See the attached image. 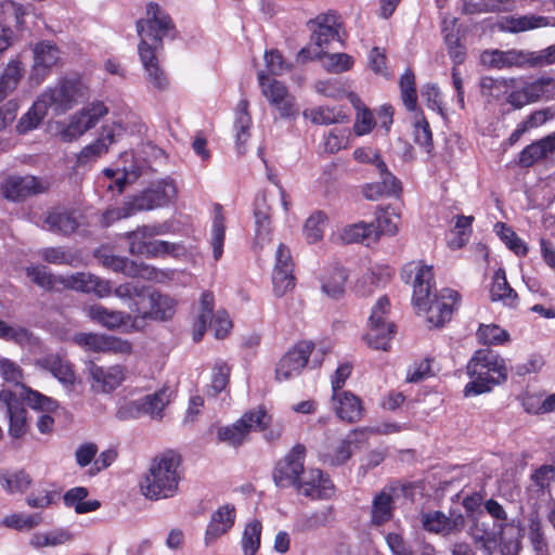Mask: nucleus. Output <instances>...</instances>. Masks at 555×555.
<instances>
[{"label":"nucleus","mask_w":555,"mask_h":555,"mask_svg":"<svg viewBox=\"0 0 555 555\" xmlns=\"http://www.w3.org/2000/svg\"><path fill=\"white\" fill-rule=\"evenodd\" d=\"M464 517L456 515L452 518L447 517L441 512H431L423 517V527L429 532L449 534L460 531L464 527Z\"/></svg>","instance_id":"obj_31"},{"label":"nucleus","mask_w":555,"mask_h":555,"mask_svg":"<svg viewBox=\"0 0 555 555\" xmlns=\"http://www.w3.org/2000/svg\"><path fill=\"white\" fill-rule=\"evenodd\" d=\"M460 300L461 296L454 289L437 292L431 266L418 267V314L424 317L427 328H440L450 322Z\"/></svg>","instance_id":"obj_1"},{"label":"nucleus","mask_w":555,"mask_h":555,"mask_svg":"<svg viewBox=\"0 0 555 555\" xmlns=\"http://www.w3.org/2000/svg\"><path fill=\"white\" fill-rule=\"evenodd\" d=\"M390 312V301L382 296L372 308L369 319L370 327L364 336L367 345L376 350L387 351L395 335V324L387 321Z\"/></svg>","instance_id":"obj_8"},{"label":"nucleus","mask_w":555,"mask_h":555,"mask_svg":"<svg viewBox=\"0 0 555 555\" xmlns=\"http://www.w3.org/2000/svg\"><path fill=\"white\" fill-rule=\"evenodd\" d=\"M553 153V150L547 141V138H543L539 141L527 145L519 154V165L522 167H530L540 159H543L548 154Z\"/></svg>","instance_id":"obj_39"},{"label":"nucleus","mask_w":555,"mask_h":555,"mask_svg":"<svg viewBox=\"0 0 555 555\" xmlns=\"http://www.w3.org/2000/svg\"><path fill=\"white\" fill-rule=\"evenodd\" d=\"M353 65V57L347 53H325L323 56V66L332 73H343L350 69Z\"/></svg>","instance_id":"obj_60"},{"label":"nucleus","mask_w":555,"mask_h":555,"mask_svg":"<svg viewBox=\"0 0 555 555\" xmlns=\"http://www.w3.org/2000/svg\"><path fill=\"white\" fill-rule=\"evenodd\" d=\"M350 130L348 128H334L324 137V151L335 154L349 146Z\"/></svg>","instance_id":"obj_50"},{"label":"nucleus","mask_w":555,"mask_h":555,"mask_svg":"<svg viewBox=\"0 0 555 555\" xmlns=\"http://www.w3.org/2000/svg\"><path fill=\"white\" fill-rule=\"evenodd\" d=\"M27 278L38 287L46 292L57 289L59 285L63 286L64 276L54 275L47 267L39 264H30L25 268Z\"/></svg>","instance_id":"obj_35"},{"label":"nucleus","mask_w":555,"mask_h":555,"mask_svg":"<svg viewBox=\"0 0 555 555\" xmlns=\"http://www.w3.org/2000/svg\"><path fill=\"white\" fill-rule=\"evenodd\" d=\"M215 297L210 292H204L201 296L197 315L193 322L192 337L195 343L199 341L208 325H212L216 338H224L232 328V321L229 314L223 311H217L214 314Z\"/></svg>","instance_id":"obj_7"},{"label":"nucleus","mask_w":555,"mask_h":555,"mask_svg":"<svg viewBox=\"0 0 555 555\" xmlns=\"http://www.w3.org/2000/svg\"><path fill=\"white\" fill-rule=\"evenodd\" d=\"M307 27L311 31V40L321 49L333 41H343V21L335 11L318 14L307 22Z\"/></svg>","instance_id":"obj_14"},{"label":"nucleus","mask_w":555,"mask_h":555,"mask_svg":"<svg viewBox=\"0 0 555 555\" xmlns=\"http://www.w3.org/2000/svg\"><path fill=\"white\" fill-rule=\"evenodd\" d=\"M480 89L482 95L489 100H500L508 93L511 86L509 81L504 78L483 77Z\"/></svg>","instance_id":"obj_49"},{"label":"nucleus","mask_w":555,"mask_h":555,"mask_svg":"<svg viewBox=\"0 0 555 555\" xmlns=\"http://www.w3.org/2000/svg\"><path fill=\"white\" fill-rule=\"evenodd\" d=\"M347 273L343 268H334L322 279V291L331 298H338L344 294Z\"/></svg>","instance_id":"obj_42"},{"label":"nucleus","mask_w":555,"mask_h":555,"mask_svg":"<svg viewBox=\"0 0 555 555\" xmlns=\"http://www.w3.org/2000/svg\"><path fill=\"white\" fill-rule=\"evenodd\" d=\"M261 522L253 520L246 525L242 537V550L244 555H256L260 547Z\"/></svg>","instance_id":"obj_48"},{"label":"nucleus","mask_w":555,"mask_h":555,"mask_svg":"<svg viewBox=\"0 0 555 555\" xmlns=\"http://www.w3.org/2000/svg\"><path fill=\"white\" fill-rule=\"evenodd\" d=\"M326 216L322 211L311 215L304 227L306 238L309 243H315L323 237Z\"/></svg>","instance_id":"obj_54"},{"label":"nucleus","mask_w":555,"mask_h":555,"mask_svg":"<svg viewBox=\"0 0 555 555\" xmlns=\"http://www.w3.org/2000/svg\"><path fill=\"white\" fill-rule=\"evenodd\" d=\"M235 508L231 504L220 506L212 513L210 521L205 532L206 543L217 540L222 534L227 533L234 525Z\"/></svg>","instance_id":"obj_29"},{"label":"nucleus","mask_w":555,"mask_h":555,"mask_svg":"<svg viewBox=\"0 0 555 555\" xmlns=\"http://www.w3.org/2000/svg\"><path fill=\"white\" fill-rule=\"evenodd\" d=\"M447 24V20L442 21V33L449 50V54L453 60L454 66L456 67L464 62L466 53L464 47L460 42V36H457V33H454L453 30L448 33Z\"/></svg>","instance_id":"obj_53"},{"label":"nucleus","mask_w":555,"mask_h":555,"mask_svg":"<svg viewBox=\"0 0 555 555\" xmlns=\"http://www.w3.org/2000/svg\"><path fill=\"white\" fill-rule=\"evenodd\" d=\"M476 336L478 341L486 346L503 345L509 339V334L495 324H481Z\"/></svg>","instance_id":"obj_46"},{"label":"nucleus","mask_w":555,"mask_h":555,"mask_svg":"<svg viewBox=\"0 0 555 555\" xmlns=\"http://www.w3.org/2000/svg\"><path fill=\"white\" fill-rule=\"evenodd\" d=\"M31 480L28 474L18 472L13 475L0 477L1 486L9 492H24L28 489Z\"/></svg>","instance_id":"obj_64"},{"label":"nucleus","mask_w":555,"mask_h":555,"mask_svg":"<svg viewBox=\"0 0 555 555\" xmlns=\"http://www.w3.org/2000/svg\"><path fill=\"white\" fill-rule=\"evenodd\" d=\"M357 108V118L353 126V130L357 135H363L374 128L375 120L371 111L362 105L359 99L354 102Z\"/></svg>","instance_id":"obj_59"},{"label":"nucleus","mask_w":555,"mask_h":555,"mask_svg":"<svg viewBox=\"0 0 555 555\" xmlns=\"http://www.w3.org/2000/svg\"><path fill=\"white\" fill-rule=\"evenodd\" d=\"M399 87L404 107L410 112H414L416 109L415 75L411 68L406 69L401 76Z\"/></svg>","instance_id":"obj_47"},{"label":"nucleus","mask_w":555,"mask_h":555,"mask_svg":"<svg viewBox=\"0 0 555 555\" xmlns=\"http://www.w3.org/2000/svg\"><path fill=\"white\" fill-rule=\"evenodd\" d=\"M181 457L172 451L156 456L140 481L142 494L150 500H162L178 493L182 478Z\"/></svg>","instance_id":"obj_2"},{"label":"nucleus","mask_w":555,"mask_h":555,"mask_svg":"<svg viewBox=\"0 0 555 555\" xmlns=\"http://www.w3.org/2000/svg\"><path fill=\"white\" fill-rule=\"evenodd\" d=\"M105 336L95 333H78L73 336V341L87 351L105 352Z\"/></svg>","instance_id":"obj_56"},{"label":"nucleus","mask_w":555,"mask_h":555,"mask_svg":"<svg viewBox=\"0 0 555 555\" xmlns=\"http://www.w3.org/2000/svg\"><path fill=\"white\" fill-rule=\"evenodd\" d=\"M41 99L56 115L72 109L78 102L88 96V88L80 77L70 76L62 78L54 87L46 89Z\"/></svg>","instance_id":"obj_6"},{"label":"nucleus","mask_w":555,"mask_h":555,"mask_svg":"<svg viewBox=\"0 0 555 555\" xmlns=\"http://www.w3.org/2000/svg\"><path fill=\"white\" fill-rule=\"evenodd\" d=\"M79 222L65 209H51L46 214L42 228L55 234L68 236L76 232Z\"/></svg>","instance_id":"obj_30"},{"label":"nucleus","mask_w":555,"mask_h":555,"mask_svg":"<svg viewBox=\"0 0 555 555\" xmlns=\"http://www.w3.org/2000/svg\"><path fill=\"white\" fill-rule=\"evenodd\" d=\"M413 488L412 485H402L400 487L389 486L377 492L372 501L371 524L382 526L391 520L395 509V494L401 491L404 496L413 499Z\"/></svg>","instance_id":"obj_17"},{"label":"nucleus","mask_w":555,"mask_h":555,"mask_svg":"<svg viewBox=\"0 0 555 555\" xmlns=\"http://www.w3.org/2000/svg\"><path fill=\"white\" fill-rule=\"evenodd\" d=\"M178 194L176 183L166 178L152 183L139 195L133 196L132 205L137 211L153 210L169 205Z\"/></svg>","instance_id":"obj_13"},{"label":"nucleus","mask_w":555,"mask_h":555,"mask_svg":"<svg viewBox=\"0 0 555 555\" xmlns=\"http://www.w3.org/2000/svg\"><path fill=\"white\" fill-rule=\"evenodd\" d=\"M24 73V65L18 57L12 59L8 62L0 75V102L4 101L16 90Z\"/></svg>","instance_id":"obj_32"},{"label":"nucleus","mask_w":555,"mask_h":555,"mask_svg":"<svg viewBox=\"0 0 555 555\" xmlns=\"http://www.w3.org/2000/svg\"><path fill=\"white\" fill-rule=\"evenodd\" d=\"M7 414L10 422L9 434L13 438H21L24 436L27 431V411L23 406H20Z\"/></svg>","instance_id":"obj_63"},{"label":"nucleus","mask_w":555,"mask_h":555,"mask_svg":"<svg viewBox=\"0 0 555 555\" xmlns=\"http://www.w3.org/2000/svg\"><path fill=\"white\" fill-rule=\"evenodd\" d=\"M96 258L102 263L103 267L114 271L121 272L130 275L132 273L133 263L130 262L127 258L106 254V253H98Z\"/></svg>","instance_id":"obj_61"},{"label":"nucleus","mask_w":555,"mask_h":555,"mask_svg":"<svg viewBox=\"0 0 555 555\" xmlns=\"http://www.w3.org/2000/svg\"><path fill=\"white\" fill-rule=\"evenodd\" d=\"M272 417L263 406L245 412L241 418L228 426L217 429L219 442L237 448L248 440L250 433L262 431L271 423Z\"/></svg>","instance_id":"obj_5"},{"label":"nucleus","mask_w":555,"mask_h":555,"mask_svg":"<svg viewBox=\"0 0 555 555\" xmlns=\"http://www.w3.org/2000/svg\"><path fill=\"white\" fill-rule=\"evenodd\" d=\"M248 101L241 100L236 106L235 111V119H234V130H235V141L238 152H242L243 145L249 138V128L251 125V118L248 113Z\"/></svg>","instance_id":"obj_36"},{"label":"nucleus","mask_w":555,"mask_h":555,"mask_svg":"<svg viewBox=\"0 0 555 555\" xmlns=\"http://www.w3.org/2000/svg\"><path fill=\"white\" fill-rule=\"evenodd\" d=\"M395 270L389 266H372L356 283L354 289L360 296H369L375 289L385 287L391 280Z\"/></svg>","instance_id":"obj_24"},{"label":"nucleus","mask_w":555,"mask_h":555,"mask_svg":"<svg viewBox=\"0 0 555 555\" xmlns=\"http://www.w3.org/2000/svg\"><path fill=\"white\" fill-rule=\"evenodd\" d=\"M36 365L42 370L49 371L63 384L72 385L75 380L70 364L57 354H46L36 360Z\"/></svg>","instance_id":"obj_33"},{"label":"nucleus","mask_w":555,"mask_h":555,"mask_svg":"<svg viewBox=\"0 0 555 555\" xmlns=\"http://www.w3.org/2000/svg\"><path fill=\"white\" fill-rule=\"evenodd\" d=\"M373 232H376L375 223L360 221L345 227L341 231L340 237L347 244L359 243L371 238L374 241Z\"/></svg>","instance_id":"obj_44"},{"label":"nucleus","mask_w":555,"mask_h":555,"mask_svg":"<svg viewBox=\"0 0 555 555\" xmlns=\"http://www.w3.org/2000/svg\"><path fill=\"white\" fill-rule=\"evenodd\" d=\"M399 216L395 211L389 209H383L376 215V232L374 234V241L378 238L380 234L393 235L398 230Z\"/></svg>","instance_id":"obj_52"},{"label":"nucleus","mask_w":555,"mask_h":555,"mask_svg":"<svg viewBox=\"0 0 555 555\" xmlns=\"http://www.w3.org/2000/svg\"><path fill=\"white\" fill-rule=\"evenodd\" d=\"M87 373L90 388L94 393H112L127 379L128 370L122 364L103 366L90 362Z\"/></svg>","instance_id":"obj_12"},{"label":"nucleus","mask_w":555,"mask_h":555,"mask_svg":"<svg viewBox=\"0 0 555 555\" xmlns=\"http://www.w3.org/2000/svg\"><path fill=\"white\" fill-rule=\"evenodd\" d=\"M48 106L39 95L33 106L24 114L16 126L18 133H27L37 128L48 113Z\"/></svg>","instance_id":"obj_38"},{"label":"nucleus","mask_w":555,"mask_h":555,"mask_svg":"<svg viewBox=\"0 0 555 555\" xmlns=\"http://www.w3.org/2000/svg\"><path fill=\"white\" fill-rule=\"evenodd\" d=\"M42 521L43 518L40 513H14L3 518L2 525L17 531H29L41 525Z\"/></svg>","instance_id":"obj_43"},{"label":"nucleus","mask_w":555,"mask_h":555,"mask_svg":"<svg viewBox=\"0 0 555 555\" xmlns=\"http://www.w3.org/2000/svg\"><path fill=\"white\" fill-rule=\"evenodd\" d=\"M258 82L262 95L276 108L281 118H293L299 114L295 96L289 93L282 81L271 78L263 70H260Z\"/></svg>","instance_id":"obj_9"},{"label":"nucleus","mask_w":555,"mask_h":555,"mask_svg":"<svg viewBox=\"0 0 555 555\" xmlns=\"http://www.w3.org/2000/svg\"><path fill=\"white\" fill-rule=\"evenodd\" d=\"M142 398L138 400H124L118 403L115 417L118 421L135 420L144 415Z\"/></svg>","instance_id":"obj_58"},{"label":"nucleus","mask_w":555,"mask_h":555,"mask_svg":"<svg viewBox=\"0 0 555 555\" xmlns=\"http://www.w3.org/2000/svg\"><path fill=\"white\" fill-rule=\"evenodd\" d=\"M176 299L158 292L145 295V302L141 307H139L138 301L129 305L130 312L134 313L133 324L138 323L139 320L146 319L156 321L170 320L176 313Z\"/></svg>","instance_id":"obj_11"},{"label":"nucleus","mask_w":555,"mask_h":555,"mask_svg":"<svg viewBox=\"0 0 555 555\" xmlns=\"http://www.w3.org/2000/svg\"><path fill=\"white\" fill-rule=\"evenodd\" d=\"M255 246L263 248L271 241V207L268 204L267 194L256 197L255 208Z\"/></svg>","instance_id":"obj_23"},{"label":"nucleus","mask_w":555,"mask_h":555,"mask_svg":"<svg viewBox=\"0 0 555 555\" xmlns=\"http://www.w3.org/2000/svg\"><path fill=\"white\" fill-rule=\"evenodd\" d=\"M490 295L493 301L504 300L509 305L517 299V294L509 286L503 269H499L494 272Z\"/></svg>","instance_id":"obj_40"},{"label":"nucleus","mask_w":555,"mask_h":555,"mask_svg":"<svg viewBox=\"0 0 555 555\" xmlns=\"http://www.w3.org/2000/svg\"><path fill=\"white\" fill-rule=\"evenodd\" d=\"M158 52L150 46H145V43L138 44V53L145 72L146 81L156 90L164 91L168 88L169 81L159 65Z\"/></svg>","instance_id":"obj_22"},{"label":"nucleus","mask_w":555,"mask_h":555,"mask_svg":"<svg viewBox=\"0 0 555 555\" xmlns=\"http://www.w3.org/2000/svg\"><path fill=\"white\" fill-rule=\"evenodd\" d=\"M333 409L336 415L345 422L356 423L363 414L362 402L350 391H338L332 395Z\"/></svg>","instance_id":"obj_26"},{"label":"nucleus","mask_w":555,"mask_h":555,"mask_svg":"<svg viewBox=\"0 0 555 555\" xmlns=\"http://www.w3.org/2000/svg\"><path fill=\"white\" fill-rule=\"evenodd\" d=\"M169 401L170 393H168L166 388L160 389L152 395L144 396L142 398L144 415L160 418L163 416V411Z\"/></svg>","instance_id":"obj_45"},{"label":"nucleus","mask_w":555,"mask_h":555,"mask_svg":"<svg viewBox=\"0 0 555 555\" xmlns=\"http://www.w3.org/2000/svg\"><path fill=\"white\" fill-rule=\"evenodd\" d=\"M357 433L353 431L341 440L339 444L332 451L325 454V461L331 465L338 466L346 463L351 457V446L356 442Z\"/></svg>","instance_id":"obj_51"},{"label":"nucleus","mask_w":555,"mask_h":555,"mask_svg":"<svg viewBox=\"0 0 555 555\" xmlns=\"http://www.w3.org/2000/svg\"><path fill=\"white\" fill-rule=\"evenodd\" d=\"M51 188L48 178L27 176H10L1 184L2 196L14 203L25 201L27 197L47 193Z\"/></svg>","instance_id":"obj_10"},{"label":"nucleus","mask_w":555,"mask_h":555,"mask_svg":"<svg viewBox=\"0 0 555 555\" xmlns=\"http://www.w3.org/2000/svg\"><path fill=\"white\" fill-rule=\"evenodd\" d=\"M139 43H145L154 50H163V40L165 38L176 39L178 31L171 16L155 2H150L146 7V16L135 24Z\"/></svg>","instance_id":"obj_4"},{"label":"nucleus","mask_w":555,"mask_h":555,"mask_svg":"<svg viewBox=\"0 0 555 555\" xmlns=\"http://www.w3.org/2000/svg\"><path fill=\"white\" fill-rule=\"evenodd\" d=\"M467 374L472 382L464 388L465 397L490 391L507 379L505 360L490 349H479L467 363Z\"/></svg>","instance_id":"obj_3"},{"label":"nucleus","mask_w":555,"mask_h":555,"mask_svg":"<svg viewBox=\"0 0 555 555\" xmlns=\"http://www.w3.org/2000/svg\"><path fill=\"white\" fill-rule=\"evenodd\" d=\"M0 376L13 385H22L24 377L23 370L15 361L0 357Z\"/></svg>","instance_id":"obj_62"},{"label":"nucleus","mask_w":555,"mask_h":555,"mask_svg":"<svg viewBox=\"0 0 555 555\" xmlns=\"http://www.w3.org/2000/svg\"><path fill=\"white\" fill-rule=\"evenodd\" d=\"M295 488L299 494L311 499H327L333 494L331 480L318 468L304 469Z\"/></svg>","instance_id":"obj_21"},{"label":"nucleus","mask_w":555,"mask_h":555,"mask_svg":"<svg viewBox=\"0 0 555 555\" xmlns=\"http://www.w3.org/2000/svg\"><path fill=\"white\" fill-rule=\"evenodd\" d=\"M89 318L100 323L108 330H115L121 325L131 322V326L138 328V323L133 325L134 313H126L122 311L109 310L102 305H92L87 310Z\"/></svg>","instance_id":"obj_28"},{"label":"nucleus","mask_w":555,"mask_h":555,"mask_svg":"<svg viewBox=\"0 0 555 555\" xmlns=\"http://www.w3.org/2000/svg\"><path fill=\"white\" fill-rule=\"evenodd\" d=\"M527 94L532 103L544 99L546 101L555 100V79L552 77H540L529 83H526Z\"/></svg>","instance_id":"obj_41"},{"label":"nucleus","mask_w":555,"mask_h":555,"mask_svg":"<svg viewBox=\"0 0 555 555\" xmlns=\"http://www.w3.org/2000/svg\"><path fill=\"white\" fill-rule=\"evenodd\" d=\"M395 270L389 266H372L356 283L354 289L360 296H369L375 289L385 287L391 280Z\"/></svg>","instance_id":"obj_25"},{"label":"nucleus","mask_w":555,"mask_h":555,"mask_svg":"<svg viewBox=\"0 0 555 555\" xmlns=\"http://www.w3.org/2000/svg\"><path fill=\"white\" fill-rule=\"evenodd\" d=\"M312 350L313 344L310 341H300L288 350L276 365V379L282 382L298 376L307 365Z\"/></svg>","instance_id":"obj_18"},{"label":"nucleus","mask_w":555,"mask_h":555,"mask_svg":"<svg viewBox=\"0 0 555 555\" xmlns=\"http://www.w3.org/2000/svg\"><path fill=\"white\" fill-rule=\"evenodd\" d=\"M306 448L296 444L289 453L281 460L273 472V480L279 488L295 487L304 473Z\"/></svg>","instance_id":"obj_16"},{"label":"nucleus","mask_w":555,"mask_h":555,"mask_svg":"<svg viewBox=\"0 0 555 555\" xmlns=\"http://www.w3.org/2000/svg\"><path fill=\"white\" fill-rule=\"evenodd\" d=\"M39 256L43 261L51 264L73 266L75 256L63 247H44L39 250Z\"/></svg>","instance_id":"obj_55"},{"label":"nucleus","mask_w":555,"mask_h":555,"mask_svg":"<svg viewBox=\"0 0 555 555\" xmlns=\"http://www.w3.org/2000/svg\"><path fill=\"white\" fill-rule=\"evenodd\" d=\"M225 236L224 218L220 212H217L212 222L211 229V246L215 260H219L223 253V244Z\"/></svg>","instance_id":"obj_57"},{"label":"nucleus","mask_w":555,"mask_h":555,"mask_svg":"<svg viewBox=\"0 0 555 555\" xmlns=\"http://www.w3.org/2000/svg\"><path fill=\"white\" fill-rule=\"evenodd\" d=\"M304 116L306 118H310L311 121L317 125L344 122L348 118L347 114L340 106H320L312 109H306L304 112Z\"/></svg>","instance_id":"obj_37"},{"label":"nucleus","mask_w":555,"mask_h":555,"mask_svg":"<svg viewBox=\"0 0 555 555\" xmlns=\"http://www.w3.org/2000/svg\"><path fill=\"white\" fill-rule=\"evenodd\" d=\"M33 54L34 64L30 79L40 83L50 74L51 69L61 63V51L52 41L43 40L34 44Z\"/></svg>","instance_id":"obj_20"},{"label":"nucleus","mask_w":555,"mask_h":555,"mask_svg":"<svg viewBox=\"0 0 555 555\" xmlns=\"http://www.w3.org/2000/svg\"><path fill=\"white\" fill-rule=\"evenodd\" d=\"M294 262L289 248L280 244L275 253V262L272 272L273 292L282 297L295 286Z\"/></svg>","instance_id":"obj_19"},{"label":"nucleus","mask_w":555,"mask_h":555,"mask_svg":"<svg viewBox=\"0 0 555 555\" xmlns=\"http://www.w3.org/2000/svg\"><path fill=\"white\" fill-rule=\"evenodd\" d=\"M550 25V18L542 15H508L503 16L499 21L498 28L504 33L519 34L524 31L547 27Z\"/></svg>","instance_id":"obj_27"},{"label":"nucleus","mask_w":555,"mask_h":555,"mask_svg":"<svg viewBox=\"0 0 555 555\" xmlns=\"http://www.w3.org/2000/svg\"><path fill=\"white\" fill-rule=\"evenodd\" d=\"M74 535L66 529L57 528L50 531L36 532L29 539V545L36 550L55 547L73 541Z\"/></svg>","instance_id":"obj_34"},{"label":"nucleus","mask_w":555,"mask_h":555,"mask_svg":"<svg viewBox=\"0 0 555 555\" xmlns=\"http://www.w3.org/2000/svg\"><path fill=\"white\" fill-rule=\"evenodd\" d=\"M108 113L103 102L95 101L74 114L67 127L61 132L65 142H70L92 129Z\"/></svg>","instance_id":"obj_15"}]
</instances>
